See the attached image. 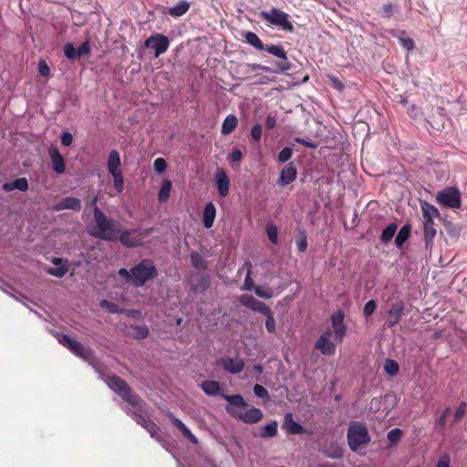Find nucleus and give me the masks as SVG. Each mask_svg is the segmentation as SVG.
Returning a JSON list of instances; mask_svg holds the SVG:
<instances>
[{
	"label": "nucleus",
	"instance_id": "1",
	"mask_svg": "<svg viewBox=\"0 0 467 467\" xmlns=\"http://www.w3.org/2000/svg\"><path fill=\"white\" fill-rule=\"evenodd\" d=\"M223 398L228 401L225 407L227 413L234 419H237L246 424H254L259 422L264 414L260 409L252 407L244 410L247 407L244 397L240 394L227 395L223 394Z\"/></svg>",
	"mask_w": 467,
	"mask_h": 467
},
{
	"label": "nucleus",
	"instance_id": "2",
	"mask_svg": "<svg viewBox=\"0 0 467 467\" xmlns=\"http://www.w3.org/2000/svg\"><path fill=\"white\" fill-rule=\"evenodd\" d=\"M95 228L92 231V236L105 240L117 241V234L120 232V225L113 219L108 218L99 208L94 209Z\"/></svg>",
	"mask_w": 467,
	"mask_h": 467
},
{
	"label": "nucleus",
	"instance_id": "3",
	"mask_svg": "<svg viewBox=\"0 0 467 467\" xmlns=\"http://www.w3.org/2000/svg\"><path fill=\"white\" fill-rule=\"evenodd\" d=\"M348 443L351 451L358 452L370 442L368 428L360 422H351L347 434Z\"/></svg>",
	"mask_w": 467,
	"mask_h": 467
},
{
	"label": "nucleus",
	"instance_id": "4",
	"mask_svg": "<svg viewBox=\"0 0 467 467\" xmlns=\"http://www.w3.org/2000/svg\"><path fill=\"white\" fill-rule=\"evenodd\" d=\"M132 285L135 287L143 286L148 281L158 275V271L153 262L150 259H143L131 268Z\"/></svg>",
	"mask_w": 467,
	"mask_h": 467
},
{
	"label": "nucleus",
	"instance_id": "5",
	"mask_svg": "<svg viewBox=\"0 0 467 467\" xmlns=\"http://www.w3.org/2000/svg\"><path fill=\"white\" fill-rule=\"evenodd\" d=\"M152 228H147L145 230L140 229H129L124 230L119 233V235L117 234V240H119L121 244L129 248L138 247L142 244L143 239L147 238L151 233Z\"/></svg>",
	"mask_w": 467,
	"mask_h": 467
},
{
	"label": "nucleus",
	"instance_id": "6",
	"mask_svg": "<svg viewBox=\"0 0 467 467\" xmlns=\"http://www.w3.org/2000/svg\"><path fill=\"white\" fill-rule=\"evenodd\" d=\"M108 386L119 394L121 398L130 404L131 406H136L138 403V396L134 394L128 385V383L119 376L113 375L108 377L106 380Z\"/></svg>",
	"mask_w": 467,
	"mask_h": 467
},
{
	"label": "nucleus",
	"instance_id": "7",
	"mask_svg": "<svg viewBox=\"0 0 467 467\" xmlns=\"http://www.w3.org/2000/svg\"><path fill=\"white\" fill-rule=\"evenodd\" d=\"M436 201L444 208L459 209L462 206V194L456 187H446L438 192Z\"/></svg>",
	"mask_w": 467,
	"mask_h": 467
},
{
	"label": "nucleus",
	"instance_id": "8",
	"mask_svg": "<svg viewBox=\"0 0 467 467\" xmlns=\"http://www.w3.org/2000/svg\"><path fill=\"white\" fill-rule=\"evenodd\" d=\"M261 17L268 23L281 26L285 30L292 32L294 30L293 25L289 22V16L276 8H272L269 12L263 11Z\"/></svg>",
	"mask_w": 467,
	"mask_h": 467
},
{
	"label": "nucleus",
	"instance_id": "9",
	"mask_svg": "<svg viewBox=\"0 0 467 467\" xmlns=\"http://www.w3.org/2000/svg\"><path fill=\"white\" fill-rule=\"evenodd\" d=\"M146 48L154 50V57H160L165 53L170 46L169 38L162 34H152L144 42Z\"/></svg>",
	"mask_w": 467,
	"mask_h": 467
},
{
	"label": "nucleus",
	"instance_id": "10",
	"mask_svg": "<svg viewBox=\"0 0 467 467\" xmlns=\"http://www.w3.org/2000/svg\"><path fill=\"white\" fill-rule=\"evenodd\" d=\"M332 331L326 330L316 341L315 349L319 350L325 356L334 355L336 352V345L331 341Z\"/></svg>",
	"mask_w": 467,
	"mask_h": 467
},
{
	"label": "nucleus",
	"instance_id": "11",
	"mask_svg": "<svg viewBox=\"0 0 467 467\" xmlns=\"http://www.w3.org/2000/svg\"><path fill=\"white\" fill-rule=\"evenodd\" d=\"M265 50L281 59L279 62L275 63L279 71L285 72L291 69L292 65L288 61L286 52L282 46H265Z\"/></svg>",
	"mask_w": 467,
	"mask_h": 467
},
{
	"label": "nucleus",
	"instance_id": "12",
	"mask_svg": "<svg viewBox=\"0 0 467 467\" xmlns=\"http://www.w3.org/2000/svg\"><path fill=\"white\" fill-rule=\"evenodd\" d=\"M331 324L334 328L336 341L342 343L347 327L344 325V313L341 310L337 311L331 316Z\"/></svg>",
	"mask_w": 467,
	"mask_h": 467
},
{
	"label": "nucleus",
	"instance_id": "13",
	"mask_svg": "<svg viewBox=\"0 0 467 467\" xmlns=\"http://www.w3.org/2000/svg\"><path fill=\"white\" fill-rule=\"evenodd\" d=\"M405 311V304L403 301L399 300L392 304L388 310L387 325L389 327H393L400 321Z\"/></svg>",
	"mask_w": 467,
	"mask_h": 467
},
{
	"label": "nucleus",
	"instance_id": "14",
	"mask_svg": "<svg viewBox=\"0 0 467 467\" xmlns=\"http://www.w3.org/2000/svg\"><path fill=\"white\" fill-rule=\"evenodd\" d=\"M48 155L53 171L59 174L64 173L66 170V162L58 149L51 146L48 149Z\"/></svg>",
	"mask_w": 467,
	"mask_h": 467
},
{
	"label": "nucleus",
	"instance_id": "15",
	"mask_svg": "<svg viewBox=\"0 0 467 467\" xmlns=\"http://www.w3.org/2000/svg\"><path fill=\"white\" fill-rule=\"evenodd\" d=\"M437 234L435 223L433 220L423 219V240L426 249H431L433 246V239Z\"/></svg>",
	"mask_w": 467,
	"mask_h": 467
},
{
	"label": "nucleus",
	"instance_id": "16",
	"mask_svg": "<svg viewBox=\"0 0 467 467\" xmlns=\"http://www.w3.org/2000/svg\"><path fill=\"white\" fill-rule=\"evenodd\" d=\"M210 285L211 279L208 275L197 274L191 279V289L195 293L204 292L209 288Z\"/></svg>",
	"mask_w": 467,
	"mask_h": 467
},
{
	"label": "nucleus",
	"instance_id": "17",
	"mask_svg": "<svg viewBox=\"0 0 467 467\" xmlns=\"http://www.w3.org/2000/svg\"><path fill=\"white\" fill-rule=\"evenodd\" d=\"M53 209L57 212L66 209L78 212L81 209V202L76 197H66L60 202H57Z\"/></svg>",
	"mask_w": 467,
	"mask_h": 467
},
{
	"label": "nucleus",
	"instance_id": "18",
	"mask_svg": "<svg viewBox=\"0 0 467 467\" xmlns=\"http://www.w3.org/2000/svg\"><path fill=\"white\" fill-rule=\"evenodd\" d=\"M242 302L248 308L259 312L264 316L269 314L271 311V308L265 302L259 301L252 296L245 297Z\"/></svg>",
	"mask_w": 467,
	"mask_h": 467
},
{
	"label": "nucleus",
	"instance_id": "19",
	"mask_svg": "<svg viewBox=\"0 0 467 467\" xmlns=\"http://www.w3.org/2000/svg\"><path fill=\"white\" fill-rule=\"evenodd\" d=\"M296 174L297 171L296 167L292 162L288 163L281 171L280 178L278 181L279 185L285 186L290 184L296 180Z\"/></svg>",
	"mask_w": 467,
	"mask_h": 467
},
{
	"label": "nucleus",
	"instance_id": "20",
	"mask_svg": "<svg viewBox=\"0 0 467 467\" xmlns=\"http://www.w3.org/2000/svg\"><path fill=\"white\" fill-rule=\"evenodd\" d=\"M283 429L289 434H303L306 432V430L293 420V415L290 412L285 415Z\"/></svg>",
	"mask_w": 467,
	"mask_h": 467
},
{
	"label": "nucleus",
	"instance_id": "21",
	"mask_svg": "<svg viewBox=\"0 0 467 467\" xmlns=\"http://www.w3.org/2000/svg\"><path fill=\"white\" fill-rule=\"evenodd\" d=\"M216 185L219 194L225 197L229 193L230 180L228 175L223 171H218L215 175Z\"/></svg>",
	"mask_w": 467,
	"mask_h": 467
},
{
	"label": "nucleus",
	"instance_id": "22",
	"mask_svg": "<svg viewBox=\"0 0 467 467\" xmlns=\"http://www.w3.org/2000/svg\"><path fill=\"white\" fill-rule=\"evenodd\" d=\"M222 365L226 371H229L233 374L240 373L241 371H243V369L244 368V362L243 359H240V358H237V359H234L232 358H223L222 360Z\"/></svg>",
	"mask_w": 467,
	"mask_h": 467
},
{
	"label": "nucleus",
	"instance_id": "23",
	"mask_svg": "<svg viewBox=\"0 0 467 467\" xmlns=\"http://www.w3.org/2000/svg\"><path fill=\"white\" fill-rule=\"evenodd\" d=\"M169 417H170L172 424L178 430H180V431L185 438H187L193 444L198 443V439L196 438V436L192 433V431L187 428V426L181 420L177 419L172 414H169Z\"/></svg>",
	"mask_w": 467,
	"mask_h": 467
},
{
	"label": "nucleus",
	"instance_id": "24",
	"mask_svg": "<svg viewBox=\"0 0 467 467\" xmlns=\"http://www.w3.org/2000/svg\"><path fill=\"white\" fill-rule=\"evenodd\" d=\"M136 421L138 424L143 427L150 434L151 437H155L159 433L160 428L150 418L138 415Z\"/></svg>",
	"mask_w": 467,
	"mask_h": 467
},
{
	"label": "nucleus",
	"instance_id": "25",
	"mask_svg": "<svg viewBox=\"0 0 467 467\" xmlns=\"http://www.w3.org/2000/svg\"><path fill=\"white\" fill-rule=\"evenodd\" d=\"M216 215V208L213 202H208L204 206L202 222L205 228L213 226Z\"/></svg>",
	"mask_w": 467,
	"mask_h": 467
},
{
	"label": "nucleus",
	"instance_id": "26",
	"mask_svg": "<svg viewBox=\"0 0 467 467\" xmlns=\"http://www.w3.org/2000/svg\"><path fill=\"white\" fill-rule=\"evenodd\" d=\"M389 34L394 36V37H397L399 40H400V44L401 45V47L409 51H411L415 48V44H414V41L412 38L410 37H406V31L405 30H401L400 32H397L396 30L394 29H391L389 30Z\"/></svg>",
	"mask_w": 467,
	"mask_h": 467
},
{
	"label": "nucleus",
	"instance_id": "27",
	"mask_svg": "<svg viewBox=\"0 0 467 467\" xmlns=\"http://www.w3.org/2000/svg\"><path fill=\"white\" fill-rule=\"evenodd\" d=\"M420 208L423 219L433 220L434 218H440L441 216L439 210L433 204L426 201L420 202Z\"/></svg>",
	"mask_w": 467,
	"mask_h": 467
},
{
	"label": "nucleus",
	"instance_id": "28",
	"mask_svg": "<svg viewBox=\"0 0 467 467\" xmlns=\"http://www.w3.org/2000/svg\"><path fill=\"white\" fill-rule=\"evenodd\" d=\"M120 156L118 150H110L108 158V170L109 173L120 172Z\"/></svg>",
	"mask_w": 467,
	"mask_h": 467
},
{
	"label": "nucleus",
	"instance_id": "29",
	"mask_svg": "<svg viewBox=\"0 0 467 467\" xmlns=\"http://www.w3.org/2000/svg\"><path fill=\"white\" fill-rule=\"evenodd\" d=\"M28 189V182L26 178H18L14 182H5L3 185V190L5 192H12L14 190H19L21 192H26Z\"/></svg>",
	"mask_w": 467,
	"mask_h": 467
},
{
	"label": "nucleus",
	"instance_id": "30",
	"mask_svg": "<svg viewBox=\"0 0 467 467\" xmlns=\"http://www.w3.org/2000/svg\"><path fill=\"white\" fill-rule=\"evenodd\" d=\"M238 125V119L235 115L230 114L228 115L222 125V134L223 135H229L236 129Z\"/></svg>",
	"mask_w": 467,
	"mask_h": 467
},
{
	"label": "nucleus",
	"instance_id": "31",
	"mask_svg": "<svg viewBox=\"0 0 467 467\" xmlns=\"http://www.w3.org/2000/svg\"><path fill=\"white\" fill-rule=\"evenodd\" d=\"M190 4L187 1L182 0L176 5L169 8L168 14L173 17H179L188 12Z\"/></svg>",
	"mask_w": 467,
	"mask_h": 467
},
{
	"label": "nucleus",
	"instance_id": "32",
	"mask_svg": "<svg viewBox=\"0 0 467 467\" xmlns=\"http://www.w3.org/2000/svg\"><path fill=\"white\" fill-rule=\"evenodd\" d=\"M410 232L411 226L408 223L400 228L395 238V244L398 247H401L404 244V243L409 239Z\"/></svg>",
	"mask_w": 467,
	"mask_h": 467
},
{
	"label": "nucleus",
	"instance_id": "33",
	"mask_svg": "<svg viewBox=\"0 0 467 467\" xmlns=\"http://www.w3.org/2000/svg\"><path fill=\"white\" fill-rule=\"evenodd\" d=\"M67 348L72 352L74 353L75 355L78 356V357H81V358H87V356L88 355L89 353V350L88 348H85L83 346V344H81L80 342L73 339L72 342H70L69 346L67 347Z\"/></svg>",
	"mask_w": 467,
	"mask_h": 467
},
{
	"label": "nucleus",
	"instance_id": "34",
	"mask_svg": "<svg viewBox=\"0 0 467 467\" xmlns=\"http://www.w3.org/2000/svg\"><path fill=\"white\" fill-rule=\"evenodd\" d=\"M246 42L253 46L254 48L258 49V50H265V45L264 43L262 42V40L258 37V36L254 33V32H246L244 35Z\"/></svg>",
	"mask_w": 467,
	"mask_h": 467
},
{
	"label": "nucleus",
	"instance_id": "35",
	"mask_svg": "<svg viewBox=\"0 0 467 467\" xmlns=\"http://www.w3.org/2000/svg\"><path fill=\"white\" fill-rule=\"evenodd\" d=\"M202 389L208 395H216L219 393V382L214 380H204L201 385Z\"/></svg>",
	"mask_w": 467,
	"mask_h": 467
},
{
	"label": "nucleus",
	"instance_id": "36",
	"mask_svg": "<svg viewBox=\"0 0 467 467\" xmlns=\"http://www.w3.org/2000/svg\"><path fill=\"white\" fill-rule=\"evenodd\" d=\"M397 228H398V225L395 223H392L390 224H389L383 231H382V234L380 235V240L387 244L388 242H389L396 231H397Z\"/></svg>",
	"mask_w": 467,
	"mask_h": 467
},
{
	"label": "nucleus",
	"instance_id": "37",
	"mask_svg": "<svg viewBox=\"0 0 467 467\" xmlns=\"http://www.w3.org/2000/svg\"><path fill=\"white\" fill-rule=\"evenodd\" d=\"M277 435V422L273 420L269 424L265 425L260 433L262 438H273Z\"/></svg>",
	"mask_w": 467,
	"mask_h": 467
},
{
	"label": "nucleus",
	"instance_id": "38",
	"mask_svg": "<svg viewBox=\"0 0 467 467\" xmlns=\"http://www.w3.org/2000/svg\"><path fill=\"white\" fill-rule=\"evenodd\" d=\"M171 189V182L170 181H164L159 192V201L161 202H165L168 201L170 197Z\"/></svg>",
	"mask_w": 467,
	"mask_h": 467
},
{
	"label": "nucleus",
	"instance_id": "39",
	"mask_svg": "<svg viewBox=\"0 0 467 467\" xmlns=\"http://www.w3.org/2000/svg\"><path fill=\"white\" fill-rule=\"evenodd\" d=\"M192 265L197 269H205L207 263L204 261L202 256L198 252H192L191 254Z\"/></svg>",
	"mask_w": 467,
	"mask_h": 467
},
{
	"label": "nucleus",
	"instance_id": "40",
	"mask_svg": "<svg viewBox=\"0 0 467 467\" xmlns=\"http://www.w3.org/2000/svg\"><path fill=\"white\" fill-rule=\"evenodd\" d=\"M384 369L389 375L395 376L399 372V364L393 359H387L384 363Z\"/></svg>",
	"mask_w": 467,
	"mask_h": 467
},
{
	"label": "nucleus",
	"instance_id": "41",
	"mask_svg": "<svg viewBox=\"0 0 467 467\" xmlns=\"http://www.w3.org/2000/svg\"><path fill=\"white\" fill-rule=\"evenodd\" d=\"M113 177V183L116 191L120 193L124 190V179L122 175V171L111 173Z\"/></svg>",
	"mask_w": 467,
	"mask_h": 467
},
{
	"label": "nucleus",
	"instance_id": "42",
	"mask_svg": "<svg viewBox=\"0 0 467 467\" xmlns=\"http://www.w3.org/2000/svg\"><path fill=\"white\" fill-rule=\"evenodd\" d=\"M307 237L305 231L299 233V236L296 240V246L299 253H304L307 248Z\"/></svg>",
	"mask_w": 467,
	"mask_h": 467
},
{
	"label": "nucleus",
	"instance_id": "43",
	"mask_svg": "<svg viewBox=\"0 0 467 467\" xmlns=\"http://www.w3.org/2000/svg\"><path fill=\"white\" fill-rule=\"evenodd\" d=\"M265 316L266 317V320H265L266 330L269 333H275V331H276V323H275V317H274L273 311L271 310L269 312V314H266Z\"/></svg>",
	"mask_w": 467,
	"mask_h": 467
},
{
	"label": "nucleus",
	"instance_id": "44",
	"mask_svg": "<svg viewBox=\"0 0 467 467\" xmlns=\"http://www.w3.org/2000/svg\"><path fill=\"white\" fill-rule=\"evenodd\" d=\"M67 271L68 267L67 265H59L58 267H50L47 272L51 275L61 278L67 274Z\"/></svg>",
	"mask_w": 467,
	"mask_h": 467
},
{
	"label": "nucleus",
	"instance_id": "45",
	"mask_svg": "<svg viewBox=\"0 0 467 467\" xmlns=\"http://www.w3.org/2000/svg\"><path fill=\"white\" fill-rule=\"evenodd\" d=\"M397 10V5L389 2L382 5V16L384 18H390Z\"/></svg>",
	"mask_w": 467,
	"mask_h": 467
},
{
	"label": "nucleus",
	"instance_id": "46",
	"mask_svg": "<svg viewBox=\"0 0 467 467\" xmlns=\"http://www.w3.org/2000/svg\"><path fill=\"white\" fill-rule=\"evenodd\" d=\"M466 410L467 404L465 402H461V404L458 406L454 412L452 423L455 424L459 422L462 420V416L465 414Z\"/></svg>",
	"mask_w": 467,
	"mask_h": 467
},
{
	"label": "nucleus",
	"instance_id": "47",
	"mask_svg": "<svg viewBox=\"0 0 467 467\" xmlns=\"http://www.w3.org/2000/svg\"><path fill=\"white\" fill-rule=\"evenodd\" d=\"M64 54L68 59L78 57L77 50L72 43H67L64 46Z\"/></svg>",
	"mask_w": 467,
	"mask_h": 467
},
{
	"label": "nucleus",
	"instance_id": "48",
	"mask_svg": "<svg viewBox=\"0 0 467 467\" xmlns=\"http://www.w3.org/2000/svg\"><path fill=\"white\" fill-rule=\"evenodd\" d=\"M293 154V150L290 147H285L281 150V151L278 154V161L282 163L287 161L289 159H291Z\"/></svg>",
	"mask_w": 467,
	"mask_h": 467
},
{
	"label": "nucleus",
	"instance_id": "49",
	"mask_svg": "<svg viewBox=\"0 0 467 467\" xmlns=\"http://www.w3.org/2000/svg\"><path fill=\"white\" fill-rule=\"evenodd\" d=\"M377 308V303L375 300L371 299V300H368L365 306H364V309H363V312H364V315L366 317H370L376 310Z\"/></svg>",
	"mask_w": 467,
	"mask_h": 467
},
{
	"label": "nucleus",
	"instance_id": "50",
	"mask_svg": "<svg viewBox=\"0 0 467 467\" xmlns=\"http://www.w3.org/2000/svg\"><path fill=\"white\" fill-rule=\"evenodd\" d=\"M262 125L261 124H255L251 129V137L254 142H259L261 140L262 137Z\"/></svg>",
	"mask_w": 467,
	"mask_h": 467
},
{
	"label": "nucleus",
	"instance_id": "51",
	"mask_svg": "<svg viewBox=\"0 0 467 467\" xmlns=\"http://www.w3.org/2000/svg\"><path fill=\"white\" fill-rule=\"evenodd\" d=\"M401 434V431L398 428H395L388 432L387 437L390 442L395 443L400 440Z\"/></svg>",
	"mask_w": 467,
	"mask_h": 467
},
{
	"label": "nucleus",
	"instance_id": "52",
	"mask_svg": "<svg viewBox=\"0 0 467 467\" xmlns=\"http://www.w3.org/2000/svg\"><path fill=\"white\" fill-rule=\"evenodd\" d=\"M254 393L256 397L261 399H269V393L265 388L260 384H255L254 387Z\"/></svg>",
	"mask_w": 467,
	"mask_h": 467
},
{
	"label": "nucleus",
	"instance_id": "53",
	"mask_svg": "<svg viewBox=\"0 0 467 467\" xmlns=\"http://www.w3.org/2000/svg\"><path fill=\"white\" fill-rule=\"evenodd\" d=\"M90 53V44L88 41L83 42L77 49L78 57L88 56Z\"/></svg>",
	"mask_w": 467,
	"mask_h": 467
},
{
	"label": "nucleus",
	"instance_id": "54",
	"mask_svg": "<svg viewBox=\"0 0 467 467\" xmlns=\"http://www.w3.org/2000/svg\"><path fill=\"white\" fill-rule=\"evenodd\" d=\"M266 233L270 242L276 244L278 241L277 228L274 225H270L266 228Z\"/></svg>",
	"mask_w": 467,
	"mask_h": 467
},
{
	"label": "nucleus",
	"instance_id": "55",
	"mask_svg": "<svg viewBox=\"0 0 467 467\" xmlns=\"http://www.w3.org/2000/svg\"><path fill=\"white\" fill-rule=\"evenodd\" d=\"M154 170L161 173L163 172L167 168V162L163 158H157L153 162Z\"/></svg>",
	"mask_w": 467,
	"mask_h": 467
},
{
	"label": "nucleus",
	"instance_id": "56",
	"mask_svg": "<svg viewBox=\"0 0 467 467\" xmlns=\"http://www.w3.org/2000/svg\"><path fill=\"white\" fill-rule=\"evenodd\" d=\"M149 335H150V330H149L148 327L140 326V327H136V334H135L136 338L143 339V338L148 337Z\"/></svg>",
	"mask_w": 467,
	"mask_h": 467
},
{
	"label": "nucleus",
	"instance_id": "57",
	"mask_svg": "<svg viewBox=\"0 0 467 467\" xmlns=\"http://www.w3.org/2000/svg\"><path fill=\"white\" fill-rule=\"evenodd\" d=\"M100 306L104 308H107L109 313H118L119 312V306L116 304L109 302L106 299H103L100 302Z\"/></svg>",
	"mask_w": 467,
	"mask_h": 467
},
{
	"label": "nucleus",
	"instance_id": "58",
	"mask_svg": "<svg viewBox=\"0 0 467 467\" xmlns=\"http://www.w3.org/2000/svg\"><path fill=\"white\" fill-rule=\"evenodd\" d=\"M38 71L42 77H48L50 75V68L45 60L39 61Z\"/></svg>",
	"mask_w": 467,
	"mask_h": 467
},
{
	"label": "nucleus",
	"instance_id": "59",
	"mask_svg": "<svg viewBox=\"0 0 467 467\" xmlns=\"http://www.w3.org/2000/svg\"><path fill=\"white\" fill-rule=\"evenodd\" d=\"M254 293L256 294V296L262 298H271L273 296V293L271 292V290L264 289L261 286H256L254 288Z\"/></svg>",
	"mask_w": 467,
	"mask_h": 467
},
{
	"label": "nucleus",
	"instance_id": "60",
	"mask_svg": "<svg viewBox=\"0 0 467 467\" xmlns=\"http://www.w3.org/2000/svg\"><path fill=\"white\" fill-rule=\"evenodd\" d=\"M242 159L243 152L238 149L234 150L228 157V160L231 162H240Z\"/></svg>",
	"mask_w": 467,
	"mask_h": 467
},
{
	"label": "nucleus",
	"instance_id": "61",
	"mask_svg": "<svg viewBox=\"0 0 467 467\" xmlns=\"http://www.w3.org/2000/svg\"><path fill=\"white\" fill-rule=\"evenodd\" d=\"M295 141L309 149H316L317 147V144L313 142L312 140H308L300 137L295 138Z\"/></svg>",
	"mask_w": 467,
	"mask_h": 467
},
{
	"label": "nucleus",
	"instance_id": "62",
	"mask_svg": "<svg viewBox=\"0 0 467 467\" xmlns=\"http://www.w3.org/2000/svg\"><path fill=\"white\" fill-rule=\"evenodd\" d=\"M451 464V457L449 454L445 453L441 455L436 464V467H450Z\"/></svg>",
	"mask_w": 467,
	"mask_h": 467
},
{
	"label": "nucleus",
	"instance_id": "63",
	"mask_svg": "<svg viewBox=\"0 0 467 467\" xmlns=\"http://www.w3.org/2000/svg\"><path fill=\"white\" fill-rule=\"evenodd\" d=\"M73 142V136L70 132L65 131L61 135V143L63 146H70Z\"/></svg>",
	"mask_w": 467,
	"mask_h": 467
},
{
	"label": "nucleus",
	"instance_id": "64",
	"mask_svg": "<svg viewBox=\"0 0 467 467\" xmlns=\"http://www.w3.org/2000/svg\"><path fill=\"white\" fill-rule=\"evenodd\" d=\"M326 455L330 459H341L343 457V451L340 448H336L327 451Z\"/></svg>",
	"mask_w": 467,
	"mask_h": 467
}]
</instances>
